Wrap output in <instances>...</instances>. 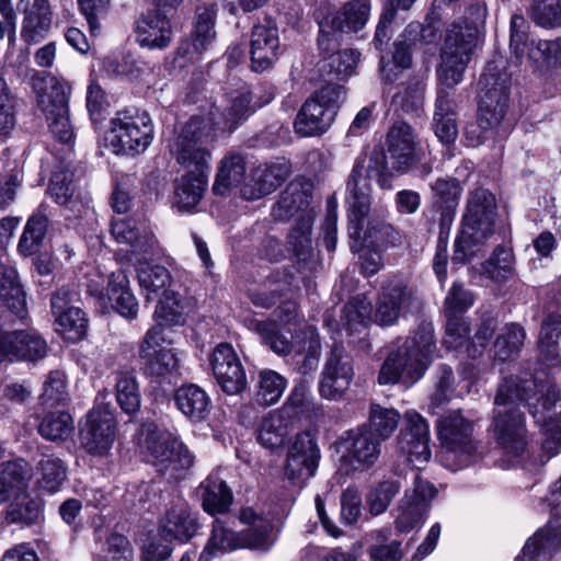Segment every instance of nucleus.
Listing matches in <instances>:
<instances>
[{
	"mask_svg": "<svg viewBox=\"0 0 561 561\" xmlns=\"http://www.w3.org/2000/svg\"><path fill=\"white\" fill-rule=\"evenodd\" d=\"M560 389L546 373H523L504 378L494 400L492 432L496 444L513 459L519 458L528 444L525 415L519 404L528 408L545 436L540 465L561 453V413L552 414Z\"/></svg>",
	"mask_w": 561,
	"mask_h": 561,
	"instance_id": "nucleus-1",
	"label": "nucleus"
},
{
	"mask_svg": "<svg viewBox=\"0 0 561 561\" xmlns=\"http://www.w3.org/2000/svg\"><path fill=\"white\" fill-rule=\"evenodd\" d=\"M469 18L447 28L437 66L438 90L434 111V133L443 144H451L458 135L456 104L451 90L461 82L463 72L478 44L479 25L484 23L486 8L477 3Z\"/></svg>",
	"mask_w": 561,
	"mask_h": 561,
	"instance_id": "nucleus-2",
	"label": "nucleus"
},
{
	"mask_svg": "<svg viewBox=\"0 0 561 561\" xmlns=\"http://www.w3.org/2000/svg\"><path fill=\"white\" fill-rule=\"evenodd\" d=\"M381 188H389L391 174L382 153L368 159H357L347 182L350 236L363 241L376 251L394 247L400 241L399 232L389 224L375 217H367L370 207L371 181Z\"/></svg>",
	"mask_w": 561,
	"mask_h": 561,
	"instance_id": "nucleus-3",
	"label": "nucleus"
},
{
	"mask_svg": "<svg viewBox=\"0 0 561 561\" xmlns=\"http://www.w3.org/2000/svg\"><path fill=\"white\" fill-rule=\"evenodd\" d=\"M196 121L185 124L173 144L176 161L186 170L174 182L172 207L179 213H193L208 186L210 152L194 138Z\"/></svg>",
	"mask_w": 561,
	"mask_h": 561,
	"instance_id": "nucleus-4",
	"label": "nucleus"
},
{
	"mask_svg": "<svg viewBox=\"0 0 561 561\" xmlns=\"http://www.w3.org/2000/svg\"><path fill=\"white\" fill-rule=\"evenodd\" d=\"M435 351L433 324L422 322L396 351L388 354L378 373V383L416 382L431 365Z\"/></svg>",
	"mask_w": 561,
	"mask_h": 561,
	"instance_id": "nucleus-5",
	"label": "nucleus"
},
{
	"mask_svg": "<svg viewBox=\"0 0 561 561\" xmlns=\"http://www.w3.org/2000/svg\"><path fill=\"white\" fill-rule=\"evenodd\" d=\"M239 520L247 526L241 534L226 527L222 520L216 519L213 524L211 535L199 554V561H210L225 552L251 548L268 550L274 542V525L270 514L252 506L242 507Z\"/></svg>",
	"mask_w": 561,
	"mask_h": 561,
	"instance_id": "nucleus-6",
	"label": "nucleus"
},
{
	"mask_svg": "<svg viewBox=\"0 0 561 561\" xmlns=\"http://www.w3.org/2000/svg\"><path fill=\"white\" fill-rule=\"evenodd\" d=\"M479 85L481 94L477 119L468 123L463 130L468 147H478L493 136L508 104L510 79L506 73L500 72L494 61L485 66Z\"/></svg>",
	"mask_w": 561,
	"mask_h": 561,
	"instance_id": "nucleus-7",
	"label": "nucleus"
},
{
	"mask_svg": "<svg viewBox=\"0 0 561 561\" xmlns=\"http://www.w3.org/2000/svg\"><path fill=\"white\" fill-rule=\"evenodd\" d=\"M496 202L484 188L471 191L467 198L461 229L455 240L453 261L465 263L473 256L494 232Z\"/></svg>",
	"mask_w": 561,
	"mask_h": 561,
	"instance_id": "nucleus-8",
	"label": "nucleus"
},
{
	"mask_svg": "<svg viewBox=\"0 0 561 561\" xmlns=\"http://www.w3.org/2000/svg\"><path fill=\"white\" fill-rule=\"evenodd\" d=\"M38 108L45 114L51 135L62 144L73 140L69 119L71 85L64 78L36 72L32 77Z\"/></svg>",
	"mask_w": 561,
	"mask_h": 561,
	"instance_id": "nucleus-9",
	"label": "nucleus"
},
{
	"mask_svg": "<svg viewBox=\"0 0 561 561\" xmlns=\"http://www.w3.org/2000/svg\"><path fill=\"white\" fill-rule=\"evenodd\" d=\"M275 219L285 220L297 216L296 226L288 234V252L299 261L307 262L313 255L311 227L314 219V211L310 207V195L290 184L280 195L273 207Z\"/></svg>",
	"mask_w": 561,
	"mask_h": 561,
	"instance_id": "nucleus-10",
	"label": "nucleus"
},
{
	"mask_svg": "<svg viewBox=\"0 0 561 561\" xmlns=\"http://www.w3.org/2000/svg\"><path fill=\"white\" fill-rule=\"evenodd\" d=\"M153 140V124L142 111H119L110 121L104 146L116 156L135 157L145 152Z\"/></svg>",
	"mask_w": 561,
	"mask_h": 561,
	"instance_id": "nucleus-11",
	"label": "nucleus"
},
{
	"mask_svg": "<svg viewBox=\"0 0 561 561\" xmlns=\"http://www.w3.org/2000/svg\"><path fill=\"white\" fill-rule=\"evenodd\" d=\"M440 440L444 465L453 471L474 462L478 455L477 443L472 438L473 425L460 411L444 413L436 424Z\"/></svg>",
	"mask_w": 561,
	"mask_h": 561,
	"instance_id": "nucleus-12",
	"label": "nucleus"
},
{
	"mask_svg": "<svg viewBox=\"0 0 561 561\" xmlns=\"http://www.w3.org/2000/svg\"><path fill=\"white\" fill-rule=\"evenodd\" d=\"M346 99L345 88L328 83L314 91L297 113L294 128L302 137L324 134L333 124L336 113Z\"/></svg>",
	"mask_w": 561,
	"mask_h": 561,
	"instance_id": "nucleus-13",
	"label": "nucleus"
},
{
	"mask_svg": "<svg viewBox=\"0 0 561 561\" xmlns=\"http://www.w3.org/2000/svg\"><path fill=\"white\" fill-rule=\"evenodd\" d=\"M270 101L271 98L264 103L252 104L251 93L239 91L231 94L224 112L215 104H209L207 108L202 110L201 114L192 116L186 124L196 121L194 138L205 145L214 139L217 131H233L239 123L247 119L256 107H261Z\"/></svg>",
	"mask_w": 561,
	"mask_h": 561,
	"instance_id": "nucleus-14",
	"label": "nucleus"
},
{
	"mask_svg": "<svg viewBox=\"0 0 561 561\" xmlns=\"http://www.w3.org/2000/svg\"><path fill=\"white\" fill-rule=\"evenodd\" d=\"M139 443L146 460L160 471L184 470L193 465L194 457L187 447L171 432L159 430L154 424H144Z\"/></svg>",
	"mask_w": 561,
	"mask_h": 561,
	"instance_id": "nucleus-15",
	"label": "nucleus"
},
{
	"mask_svg": "<svg viewBox=\"0 0 561 561\" xmlns=\"http://www.w3.org/2000/svg\"><path fill=\"white\" fill-rule=\"evenodd\" d=\"M545 503L550 507L554 518L550 519L543 528H540L526 541L522 553L515 561H547L557 549L560 541L561 476L551 485Z\"/></svg>",
	"mask_w": 561,
	"mask_h": 561,
	"instance_id": "nucleus-16",
	"label": "nucleus"
},
{
	"mask_svg": "<svg viewBox=\"0 0 561 561\" xmlns=\"http://www.w3.org/2000/svg\"><path fill=\"white\" fill-rule=\"evenodd\" d=\"M114 409L108 403H98L87 415L81 428V442L87 451L95 456H105L115 440Z\"/></svg>",
	"mask_w": 561,
	"mask_h": 561,
	"instance_id": "nucleus-17",
	"label": "nucleus"
},
{
	"mask_svg": "<svg viewBox=\"0 0 561 561\" xmlns=\"http://www.w3.org/2000/svg\"><path fill=\"white\" fill-rule=\"evenodd\" d=\"M320 457L316 436L310 431L298 433L287 454L285 476L294 484L302 485L314 476Z\"/></svg>",
	"mask_w": 561,
	"mask_h": 561,
	"instance_id": "nucleus-18",
	"label": "nucleus"
},
{
	"mask_svg": "<svg viewBox=\"0 0 561 561\" xmlns=\"http://www.w3.org/2000/svg\"><path fill=\"white\" fill-rule=\"evenodd\" d=\"M87 286L88 293L98 298L102 307L111 304L124 318L133 320L137 317L138 302L130 290L129 279L123 270L111 273L106 286L95 284L94 279H90Z\"/></svg>",
	"mask_w": 561,
	"mask_h": 561,
	"instance_id": "nucleus-19",
	"label": "nucleus"
},
{
	"mask_svg": "<svg viewBox=\"0 0 561 561\" xmlns=\"http://www.w3.org/2000/svg\"><path fill=\"white\" fill-rule=\"evenodd\" d=\"M343 449L341 470L345 473L364 471L377 461L380 455V440L363 426L346 433Z\"/></svg>",
	"mask_w": 561,
	"mask_h": 561,
	"instance_id": "nucleus-20",
	"label": "nucleus"
},
{
	"mask_svg": "<svg viewBox=\"0 0 561 561\" xmlns=\"http://www.w3.org/2000/svg\"><path fill=\"white\" fill-rule=\"evenodd\" d=\"M413 479V490L405 491L397 508L396 527L401 533H408L423 522L430 510V502L436 495L434 485L422 480L415 471Z\"/></svg>",
	"mask_w": 561,
	"mask_h": 561,
	"instance_id": "nucleus-21",
	"label": "nucleus"
},
{
	"mask_svg": "<svg viewBox=\"0 0 561 561\" xmlns=\"http://www.w3.org/2000/svg\"><path fill=\"white\" fill-rule=\"evenodd\" d=\"M353 378L352 357L342 347H334L321 373L319 393L327 400L339 401L345 396Z\"/></svg>",
	"mask_w": 561,
	"mask_h": 561,
	"instance_id": "nucleus-22",
	"label": "nucleus"
},
{
	"mask_svg": "<svg viewBox=\"0 0 561 561\" xmlns=\"http://www.w3.org/2000/svg\"><path fill=\"white\" fill-rule=\"evenodd\" d=\"M404 427L398 437L400 451L407 460L417 468L426 463L431 458L430 425L416 411H407L404 414Z\"/></svg>",
	"mask_w": 561,
	"mask_h": 561,
	"instance_id": "nucleus-23",
	"label": "nucleus"
},
{
	"mask_svg": "<svg viewBox=\"0 0 561 561\" xmlns=\"http://www.w3.org/2000/svg\"><path fill=\"white\" fill-rule=\"evenodd\" d=\"M209 360L215 379L227 394H238L247 388L244 368L230 344H218Z\"/></svg>",
	"mask_w": 561,
	"mask_h": 561,
	"instance_id": "nucleus-24",
	"label": "nucleus"
},
{
	"mask_svg": "<svg viewBox=\"0 0 561 561\" xmlns=\"http://www.w3.org/2000/svg\"><path fill=\"white\" fill-rule=\"evenodd\" d=\"M387 154L392 169L399 173L410 171L420 157V144L413 128L405 122H396L388 130Z\"/></svg>",
	"mask_w": 561,
	"mask_h": 561,
	"instance_id": "nucleus-25",
	"label": "nucleus"
},
{
	"mask_svg": "<svg viewBox=\"0 0 561 561\" xmlns=\"http://www.w3.org/2000/svg\"><path fill=\"white\" fill-rule=\"evenodd\" d=\"M47 343L35 330L5 332L0 329V363L4 360H31L43 358Z\"/></svg>",
	"mask_w": 561,
	"mask_h": 561,
	"instance_id": "nucleus-26",
	"label": "nucleus"
},
{
	"mask_svg": "<svg viewBox=\"0 0 561 561\" xmlns=\"http://www.w3.org/2000/svg\"><path fill=\"white\" fill-rule=\"evenodd\" d=\"M22 14L21 38L28 45L44 41L53 26V9L49 0H19Z\"/></svg>",
	"mask_w": 561,
	"mask_h": 561,
	"instance_id": "nucleus-27",
	"label": "nucleus"
},
{
	"mask_svg": "<svg viewBox=\"0 0 561 561\" xmlns=\"http://www.w3.org/2000/svg\"><path fill=\"white\" fill-rule=\"evenodd\" d=\"M164 337L162 329L150 328L139 346V356L146 365V369L153 376H165L178 367V357L172 348L162 346Z\"/></svg>",
	"mask_w": 561,
	"mask_h": 561,
	"instance_id": "nucleus-28",
	"label": "nucleus"
},
{
	"mask_svg": "<svg viewBox=\"0 0 561 561\" xmlns=\"http://www.w3.org/2000/svg\"><path fill=\"white\" fill-rule=\"evenodd\" d=\"M198 528L197 519L190 512L187 503L178 499L160 519L159 534L165 541L187 542Z\"/></svg>",
	"mask_w": 561,
	"mask_h": 561,
	"instance_id": "nucleus-29",
	"label": "nucleus"
},
{
	"mask_svg": "<svg viewBox=\"0 0 561 561\" xmlns=\"http://www.w3.org/2000/svg\"><path fill=\"white\" fill-rule=\"evenodd\" d=\"M250 48L252 69L261 72L270 68L280 54L278 28L271 23L254 25Z\"/></svg>",
	"mask_w": 561,
	"mask_h": 561,
	"instance_id": "nucleus-30",
	"label": "nucleus"
},
{
	"mask_svg": "<svg viewBox=\"0 0 561 561\" xmlns=\"http://www.w3.org/2000/svg\"><path fill=\"white\" fill-rule=\"evenodd\" d=\"M289 171L286 161L259 165L253 171L251 181L242 187V196L254 201L274 192L286 180Z\"/></svg>",
	"mask_w": 561,
	"mask_h": 561,
	"instance_id": "nucleus-31",
	"label": "nucleus"
},
{
	"mask_svg": "<svg viewBox=\"0 0 561 561\" xmlns=\"http://www.w3.org/2000/svg\"><path fill=\"white\" fill-rule=\"evenodd\" d=\"M160 10H150L137 21V41L142 47L162 49L171 41L170 20Z\"/></svg>",
	"mask_w": 561,
	"mask_h": 561,
	"instance_id": "nucleus-32",
	"label": "nucleus"
},
{
	"mask_svg": "<svg viewBox=\"0 0 561 561\" xmlns=\"http://www.w3.org/2000/svg\"><path fill=\"white\" fill-rule=\"evenodd\" d=\"M111 232L118 243L130 245L133 253H149L156 245L154 236L148 227L133 219L114 218Z\"/></svg>",
	"mask_w": 561,
	"mask_h": 561,
	"instance_id": "nucleus-33",
	"label": "nucleus"
},
{
	"mask_svg": "<svg viewBox=\"0 0 561 561\" xmlns=\"http://www.w3.org/2000/svg\"><path fill=\"white\" fill-rule=\"evenodd\" d=\"M431 190L434 206L440 211L442 226H449L462 193L460 182L454 178H438L431 184Z\"/></svg>",
	"mask_w": 561,
	"mask_h": 561,
	"instance_id": "nucleus-34",
	"label": "nucleus"
},
{
	"mask_svg": "<svg viewBox=\"0 0 561 561\" xmlns=\"http://www.w3.org/2000/svg\"><path fill=\"white\" fill-rule=\"evenodd\" d=\"M216 5L205 4L196 10V23L192 33L191 41L181 46V50L186 55H201L207 50L215 39L214 22L216 18Z\"/></svg>",
	"mask_w": 561,
	"mask_h": 561,
	"instance_id": "nucleus-35",
	"label": "nucleus"
},
{
	"mask_svg": "<svg viewBox=\"0 0 561 561\" xmlns=\"http://www.w3.org/2000/svg\"><path fill=\"white\" fill-rule=\"evenodd\" d=\"M31 470L23 460L0 463V503L28 491Z\"/></svg>",
	"mask_w": 561,
	"mask_h": 561,
	"instance_id": "nucleus-36",
	"label": "nucleus"
},
{
	"mask_svg": "<svg viewBox=\"0 0 561 561\" xmlns=\"http://www.w3.org/2000/svg\"><path fill=\"white\" fill-rule=\"evenodd\" d=\"M4 518L9 524L33 526L44 518V504L41 499L33 496L30 491L9 500Z\"/></svg>",
	"mask_w": 561,
	"mask_h": 561,
	"instance_id": "nucleus-37",
	"label": "nucleus"
},
{
	"mask_svg": "<svg viewBox=\"0 0 561 561\" xmlns=\"http://www.w3.org/2000/svg\"><path fill=\"white\" fill-rule=\"evenodd\" d=\"M294 425L289 414H284L278 409L273 410L262 420L257 440L267 449H276L284 445Z\"/></svg>",
	"mask_w": 561,
	"mask_h": 561,
	"instance_id": "nucleus-38",
	"label": "nucleus"
},
{
	"mask_svg": "<svg viewBox=\"0 0 561 561\" xmlns=\"http://www.w3.org/2000/svg\"><path fill=\"white\" fill-rule=\"evenodd\" d=\"M190 311L188 300L174 290H164L153 312L157 328L174 327L185 323Z\"/></svg>",
	"mask_w": 561,
	"mask_h": 561,
	"instance_id": "nucleus-39",
	"label": "nucleus"
},
{
	"mask_svg": "<svg viewBox=\"0 0 561 561\" xmlns=\"http://www.w3.org/2000/svg\"><path fill=\"white\" fill-rule=\"evenodd\" d=\"M538 347L540 356L548 365L561 364V316L547 314L540 327Z\"/></svg>",
	"mask_w": 561,
	"mask_h": 561,
	"instance_id": "nucleus-40",
	"label": "nucleus"
},
{
	"mask_svg": "<svg viewBox=\"0 0 561 561\" xmlns=\"http://www.w3.org/2000/svg\"><path fill=\"white\" fill-rule=\"evenodd\" d=\"M202 505L210 515L228 512L233 501V495L226 482L218 474H209L201 486Z\"/></svg>",
	"mask_w": 561,
	"mask_h": 561,
	"instance_id": "nucleus-41",
	"label": "nucleus"
},
{
	"mask_svg": "<svg viewBox=\"0 0 561 561\" xmlns=\"http://www.w3.org/2000/svg\"><path fill=\"white\" fill-rule=\"evenodd\" d=\"M178 409L191 421H203L210 405V398L207 392L197 385H184L180 387L174 396Z\"/></svg>",
	"mask_w": 561,
	"mask_h": 561,
	"instance_id": "nucleus-42",
	"label": "nucleus"
},
{
	"mask_svg": "<svg viewBox=\"0 0 561 561\" xmlns=\"http://www.w3.org/2000/svg\"><path fill=\"white\" fill-rule=\"evenodd\" d=\"M0 298L20 318L26 314V295L13 266L0 263Z\"/></svg>",
	"mask_w": 561,
	"mask_h": 561,
	"instance_id": "nucleus-43",
	"label": "nucleus"
},
{
	"mask_svg": "<svg viewBox=\"0 0 561 561\" xmlns=\"http://www.w3.org/2000/svg\"><path fill=\"white\" fill-rule=\"evenodd\" d=\"M48 226L46 207L41 205L28 218L18 244V251L24 256L38 252L43 244Z\"/></svg>",
	"mask_w": 561,
	"mask_h": 561,
	"instance_id": "nucleus-44",
	"label": "nucleus"
},
{
	"mask_svg": "<svg viewBox=\"0 0 561 561\" xmlns=\"http://www.w3.org/2000/svg\"><path fill=\"white\" fill-rule=\"evenodd\" d=\"M370 14L369 0H351L331 19V27L341 32H358Z\"/></svg>",
	"mask_w": 561,
	"mask_h": 561,
	"instance_id": "nucleus-45",
	"label": "nucleus"
},
{
	"mask_svg": "<svg viewBox=\"0 0 561 561\" xmlns=\"http://www.w3.org/2000/svg\"><path fill=\"white\" fill-rule=\"evenodd\" d=\"M115 398L124 413L134 415L139 411L141 394L134 371L119 370L115 374Z\"/></svg>",
	"mask_w": 561,
	"mask_h": 561,
	"instance_id": "nucleus-46",
	"label": "nucleus"
},
{
	"mask_svg": "<svg viewBox=\"0 0 561 561\" xmlns=\"http://www.w3.org/2000/svg\"><path fill=\"white\" fill-rule=\"evenodd\" d=\"M137 278L147 300L158 296L164 290H171L172 277L170 272L162 265L151 262H140L136 268Z\"/></svg>",
	"mask_w": 561,
	"mask_h": 561,
	"instance_id": "nucleus-47",
	"label": "nucleus"
},
{
	"mask_svg": "<svg viewBox=\"0 0 561 561\" xmlns=\"http://www.w3.org/2000/svg\"><path fill=\"white\" fill-rule=\"evenodd\" d=\"M245 174V162L242 156L230 153L221 162L216 175L213 191L217 195H225L226 192L239 185Z\"/></svg>",
	"mask_w": 561,
	"mask_h": 561,
	"instance_id": "nucleus-48",
	"label": "nucleus"
},
{
	"mask_svg": "<svg viewBox=\"0 0 561 561\" xmlns=\"http://www.w3.org/2000/svg\"><path fill=\"white\" fill-rule=\"evenodd\" d=\"M255 387L259 404L273 405L279 401L287 388V379L279 373L266 368L257 373Z\"/></svg>",
	"mask_w": 561,
	"mask_h": 561,
	"instance_id": "nucleus-49",
	"label": "nucleus"
},
{
	"mask_svg": "<svg viewBox=\"0 0 561 561\" xmlns=\"http://www.w3.org/2000/svg\"><path fill=\"white\" fill-rule=\"evenodd\" d=\"M244 323L251 331L257 333L262 337L263 342L268 345L274 353L278 355H286L290 353L293 347L291 342L287 336L278 331L275 322L256 318H247L244 319Z\"/></svg>",
	"mask_w": 561,
	"mask_h": 561,
	"instance_id": "nucleus-50",
	"label": "nucleus"
},
{
	"mask_svg": "<svg viewBox=\"0 0 561 561\" xmlns=\"http://www.w3.org/2000/svg\"><path fill=\"white\" fill-rule=\"evenodd\" d=\"M387 301L403 312L408 311L417 300L414 289L405 277L394 275L381 285L380 294Z\"/></svg>",
	"mask_w": 561,
	"mask_h": 561,
	"instance_id": "nucleus-51",
	"label": "nucleus"
},
{
	"mask_svg": "<svg viewBox=\"0 0 561 561\" xmlns=\"http://www.w3.org/2000/svg\"><path fill=\"white\" fill-rule=\"evenodd\" d=\"M37 484L41 490L56 493L67 478L65 462L54 456H43L37 466Z\"/></svg>",
	"mask_w": 561,
	"mask_h": 561,
	"instance_id": "nucleus-52",
	"label": "nucleus"
},
{
	"mask_svg": "<svg viewBox=\"0 0 561 561\" xmlns=\"http://www.w3.org/2000/svg\"><path fill=\"white\" fill-rule=\"evenodd\" d=\"M401 415L393 408H386L378 403H371L369 409V428L373 436L379 439L389 438L397 430Z\"/></svg>",
	"mask_w": 561,
	"mask_h": 561,
	"instance_id": "nucleus-53",
	"label": "nucleus"
},
{
	"mask_svg": "<svg viewBox=\"0 0 561 561\" xmlns=\"http://www.w3.org/2000/svg\"><path fill=\"white\" fill-rule=\"evenodd\" d=\"M73 428V420L68 412H53L43 419L38 433L47 440L64 442L72 435Z\"/></svg>",
	"mask_w": 561,
	"mask_h": 561,
	"instance_id": "nucleus-54",
	"label": "nucleus"
},
{
	"mask_svg": "<svg viewBox=\"0 0 561 561\" xmlns=\"http://www.w3.org/2000/svg\"><path fill=\"white\" fill-rule=\"evenodd\" d=\"M424 90V82L414 77L400 87V90L392 98V104L400 107L404 113L416 114L423 107Z\"/></svg>",
	"mask_w": 561,
	"mask_h": 561,
	"instance_id": "nucleus-55",
	"label": "nucleus"
},
{
	"mask_svg": "<svg viewBox=\"0 0 561 561\" xmlns=\"http://www.w3.org/2000/svg\"><path fill=\"white\" fill-rule=\"evenodd\" d=\"M483 274L491 280L503 283L513 276L514 256L510 249L497 247L493 255L483 264Z\"/></svg>",
	"mask_w": 561,
	"mask_h": 561,
	"instance_id": "nucleus-56",
	"label": "nucleus"
},
{
	"mask_svg": "<svg viewBox=\"0 0 561 561\" xmlns=\"http://www.w3.org/2000/svg\"><path fill=\"white\" fill-rule=\"evenodd\" d=\"M525 337V330L520 325L516 323L507 324L494 342L495 357L500 360H506L518 354Z\"/></svg>",
	"mask_w": 561,
	"mask_h": 561,
	"instance_id": "nucleus-57",
	"label": "nucleus"
},
{
	"mask_svg": "<svg viewBox=\"0 0 561 561\" xmlns=\"http://www.w3.org/2000/svg\"><path fill=\"white\" fill-rule=\"evenodd\" d=\"M359 60V53L354 49H343L329 57L322 58L319 66L322 70L329 68V73L337 79H346L355 72Z\"/></svg>",
	"mask_w": 561,
	"mask_h": 561,
	"instance_id": "nucleus-58",
	"label": "nucleus"
},
{
	"mask_svg": "<svg viewBox=\"0 0 561 561\" xmlns=\"http://www.w3.org/2000/svg\"><path fill=\"white\" fill-rule=\"evenodd\" d=\"M57 331L68 341L76 342L81 340L88 327V321L82 310L71 309L66 313L55 318Z\"/></svg>",
	"mask_w": 561,
	"mask_h": 561,
	"instance_id": "nucleus-59",
	"label": "nucleus"
},
{
	"mask_svg": "<svg viewBox=\"0 0 561 561\" xmlns=\"http://www.w3.org/2000/svg\"><path fill=\"white\" fill-rule=\"evenodd\" d=\"M531 20L545 28L561 25V0H534L529 9Z\"/></svg>",
	"mask_w": 561,
	"mask_h": 561,
	"instance_id": "nucleus-60",
	"label": "nucleus"
},
{
	"mask_svg": "<svg viewBox=\"0 0 561 561\" xmlns=\"http://www.w3.org/2000/svg\"><path fill=\"white\" fill-rule=\"evenodd\" d=\"M473 294L469 289L465 288L463 285L454 283L445 298V316L463 318L462 313L470 309L473 306Z\"/></svg>",
	"mask_w": 561,
	"mask_h": 561,
	"instance_id": "nucleus-61",
	"label": "nucleus"
},
{
	"mask_svg": "<svg viewBox=\"0 0 561 561\" xmlns=\"http://www.w3.org/2000/svg\"><path fill=\"white\" fill-rule=\"evenodd\" d=\"M344 312L348 327L360 325L365 328L371 319L373 306L365 295H357L345 305Z\"/></svg>",
	"mask_w": 561,
	"mask_h": 561,
	"instance_id": "nucleus-62",
	"label": "nucleus"
},
{
	"mask_svg": "<svg viewBox=\"0 0 561 561\" xmlns=\"http://www.w3.org/2000/svg\"><path fill=\"white\" fill-rule=\"evenodd\" d=\"M311 393L305 383L296 385L286 402L278 410L284 414H289L291 421L296 423L301 413L307 411L310 405Z\"/></svg>",
	"mask_w": 561,
	"mask_h": 561,
	"instance_id": "nucleus-63",
	"label": "nucleus"
},
{
	"mask_svg": "<svg viewBox=\"0 0 561 561\" xmlns=\"http://www.w3.org/2000/svg\"><path fill=\"white\" fill-rule=\"evenodd\" d=\"M399 484L394 481L379 483L368 496V506L373 515L382 514L389 506L392 497L399 492Z\"/></svg>",
	"mask_w": 561,
	"mask_h": 561,
	"instance_id": "nucleus-64",
	"label": "nucleus"
}]
</instances>
